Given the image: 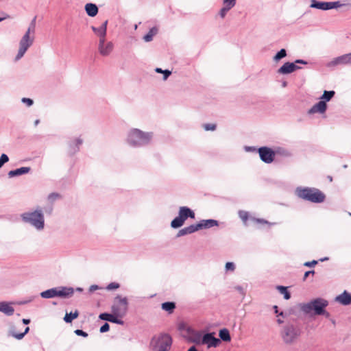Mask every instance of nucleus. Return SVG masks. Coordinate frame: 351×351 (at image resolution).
<instances>
[{
    "label": "nucleus",
    "instance_id": "obj_1",
    "mask_svg": "<svg viewBox=\"0 0 351 351\" xmlns=\"http://www.w3.org/2000/svg\"><path fill=\"white\" fill-rule=\"evenodd\" d=\"M328 306V301L322 298H317L306 303H300L298 305L300 311L306 315L313 314L320 315Z\"/></svg>",
    "mask_w": 351,
    "mask_h": 351
},
{
    "label": "nucleus",
    "instance_id": "obj_2",
    "mask_svg": "<svg viewBox=\"0 0 351 351\" xmlns=\"http://www.w3.org/2000/svg\"><path fill=\"white\" fill-rule=\"evenodd\" d=\"M152 137V132H144L139 129H132L128 133L127 141L132 147H142L148 145Z\"/></svg>",
    "mask_w": 351,
    "mask_h": 351
},
{
    "label": "nucleus",
    "instance_id": "obj_3",
    "mask_svg": "<svg viewBox=\"0 0 351 351\" xmlns=\"http://www.w3.org/2000/svg\"><path fill=\"white\" fill-rule=\"evenodd\" d=\"M295 192L300 198L313 203H322L326 199L325 194L316 188L298 187Z\"/></svg>",
    "mask_w": 351,
    "mask_h": 351
},
{
    "label": "nucleus",
    "instance_id": "obj_4",
    "mask_svg": "<svg viewBox=\"0 0 351 351\" xmlns=\"http://www.w3.org/2000/svg\"><path fill=\"white\" fill-rule=\"evenodd\" d=\"M302 332V328L299 325L287 323L282 327L280 336L285 344L291 345L297 341Z\"/></svg>",
    "mask_w": 351,
    "mask_h": 351
},
{
    "label": "nucleus",
    "instance_id": "obj_5",
    "mask_svg": "<svg viewBox=\"0 0 351 351\" xmlns=\"http://www.w3.org/2000/svg\"><path fill=\"white\" fill-rule=\"evenodd\" d=\"M21 217L24 223L30 224L38 230H43L45 227V217L41 208L23 213Z\"/></svg>",
    "mask_w": 351,
    "mask_h": 351
},
{
    "label": "nucleus",
    "instance_id": "obj_6",
    "mask_svg": "<svg viewBox=\"0 0 351 351\" xmlns=\"http://www.w3.org/2000/svg\"><path fill=\"white\" fill-rule=\"evenodd\" d=\"M36 19V17L35 16L32 20L27 30L26 31L25 34L23 35V36L20 40L19 49L18 51V53L15 58L16 60H19V59H21L24 56L28 48L33 44L34 36L31 38L30 34H34L35 32Z\"/></svg>",
    "mask_w": 351,
    "mask_h": 351
},
{
    "label": "nucleus",
    "instance_id": "obj_7",
    "mask_svg": "<svg viewBox=\"0 0 351 351\" xmlns=\"http://www.w3.org/2000/svg\"><path fill=\"white\" fill-rule=\"evenodd\" d=\"M74 289L68 287H57L44 291L40 293L43 298L49 299L55 297L61 298H69L73 296Z\"/></svg>",
    "mask_w": 351,
    "mask_h": 351
},
{
    "label": "nucleus",
    "instance_id": "obj_8",
    "mask_svg": "<svg viewBox=\"0 0 351 351\" xmlns=\"http://www.w3.org/2000/svg\"><path fill=\"white\" fill-rule=\"evenodd\" d=\"M171 344L172 339L169 335L166 333L153 337L150 341V347L154 350L158 349L160 351H168L171 348Z\"/></svg>",
    "mask_w": 351,
    "mask_h": 351
},
{
    "label": "nucleus",
    "instance_id": "obj_9",
    "mask_svg": "<svg viewBox=\"0 0 351 351\" xmlns=\"http://www.w3.org/2000/svg\"><path fill=\"white\" fill-rule=\"evenodd\" d=\"M128 300L126 297H122L117 295L113 300L111 306V312L115 315H118L120 318H123L128 313Z\"/></svg>",
    "mask_w": 351,
    "mask_h": 351
},
{
    "label": "nucleus",
    "instance_id": "obj_10",
    "mask_svg": "<svg viewBox=\"0 0 351 351\" xmlns=\"http://www.w3.org/2000/svg\"><path fill=\"white\" fill-rule=\"evenodd\" d=\"M345 65H351V53L335 58L326 64V66L328 68Z\"/></svg>",
    "mask_w": 351,
    "mask_h": 351
},
{
    "label": "nucleus",
    "instance_id": "obj_11",
    "mask_svg": "<svg viewBox=\"0 0 351 351\" xmlns=\"http://www.w3.org/2000/svg\"><path fill=\"white\" fill-rule=\"evenodd\" d=\"M261 160L265 163L269 164L274 160L275 152L268 147H261L258 149Z\"/></svg>",
    "mask_w": 351,
    "mask_h": 351
},
{
    "label": "nucleus",
    "instance_id": "obj_12",
    "mask_svg": "<svg viewBox=\"0 0 351 351\" xmlns=\"http://www.w3.org/2000/svg\"><path fill=\"white\" fill-rule=\"evenodd\" d=\"M202 344L206 345L208 348H217L221 344V340L215 337V332H207L202 336Z\"/></svg>",
    "mask_w": 351,
    "mask_h": 351
},
{
    "label": "nucleus",
    "instance_id": "obj_13",
    "mask_svg": "<svg viewBox=\"0 0 351 351\" xmlns=\"http://www.w3.org/2000/svg\"><path fill=\"white\" fill-rule=\"evenodd\" d=\"M113 43L108 42L105 43V39H99L98 50L99 53L103 56H108L113 50Z\"/></svg>",
    "mask_w": 351,
    "mask_h": 351
},
{
    "label": "nucleus",
    "instance_id": "obj_14",
    "mask_svg": "<svg viewBox=\"0 0 351 351\" xmlns=\"http://www.w3.org/2000/svg\"><path fill=\"white\" fill-rule=\"evenodd\" d=\"M99 318L101 320L108 321L114 324L123 325L124 322L120 318L118 315L114 313H103L99 315Z\"/></svg>",
    "mask_w": 351,
    "mask_h": 351
},
{
    "label": "nucleus",
    "instance_id": "obj_15",
    "mask_svg": "<svg viewBox=\"0 0 351 351\" xmlns=\"http://www.w3.org/2000/svg\"><path fill=\"white\" fill-rule=\"evenodd\" d=\"M300 69H301V67L296 65L295 63L287 62L278 69V73L282 75H287Z\"/></svg>",
    "mask_w": 351,
    "mask_h": 351
},
{
    "label": "nucleus",
    "instance_id": "obj_16",
    "mask_svg": "<svg viewBox=\"0 0 351 351\" xmlns=\"http://www.w3.org/2000/svg\"><path fill=\"white\" fill-rule=\"evenodd\" d=\"M219 222L217 220L210 219H202L199 223H195L197 231L202 229H208L214 226H217Z\"/></svg>",
    "mask_w": 351,
    "mask_h": 351
},
{
    "label": "nucleus",
    "instance_id": "obj_17",
    "mask_svg": "<svg viewBox=\"0 0 351 351\" xmlns=\"http://www.w3.org/2000/svg\"><path fill=\"white\" fill-rule=\"evenodd\" d=\"M335 301L343 306L350 305L351 304V293L345 290L335 298Z\"/></svg>",
    "mask_w": 351,
    "mask_h": 351
},
{
    "label": "nucleus",
    "instance_id": "obj_18",
    "mask_svg": "<svg viewBox=\"0 0 351 351\" xmlns=\"http://www.w3.org/2000/svg\"><path fill=\"white\" fill-rule=\"evenodd\" d=\"M327 109V104L325 101L320 100L315 105H313L308 110L309 114H314L316 112L324 113Z\"/></svg>",
    "mask_w": 351,
    "mask_h": 351
},
{
    "label": "nucleus",
    "instance_id": "obj_19",
    "mask_svg": "<svg viewBox=\"0 0 351 351\" xmlns=\"http://www.w3.org/2000/svg\"><path fill=\"white\" fill-rule=\"evenodd\" d=\"M178 214L184 221L188 218L195 219V213L191 208L186 206L180 207Z\"/></svg>",
    "mask_w": 351,
    "mask_h": 351
},
{
    "label": "nucleus",
    "instance_id": "obj_20",
    "mask_svg": "<svg viewBox=\"0 0 351 351\" xmlns=\"http://www.w3.org/2000/svg\"><path fill=\"white\" fill-rule=\"evenodd\" d=\"M108 21H106L99 27H95L92 26L91 29L98 36L99 39H106V31H107Z\"/></svg>",
    "mask_w": 351,
    "mask_h": 351
},
{
    "label": "nucleus",
    "instance_id": "obj_21",
    "mask_svg": "<svg viewBox=\"0 0 351 351\" xmlns=\"http://www.w3.org/2000/svg\"><path fill=\"white\" fill-rule=\"evenodd\" d=\"M310 7L312 8H316L322 10H330V2L318 1L317 0H311Z\"/></svg>",
    "mask_w": 351,
    "mask_h": 351
},
{
    "label": "nucleus",
    "instance_id": "obj_22",
    "mask_svg": "<svg viewBox=\"0 0 351 351\" xmlns=\"http://www.w3.org/2000/svg\"><path fill=\"white\" fill-rule=\"evenodd\" d=\"M31 171V168L29 167H23L14 170H11L8 172L9 178H13L23 174L28 173Z\"/></svg>",
    "mask_w": 351,
    "mask_h": 351
},
{
    "label": "nucleus",
    "instance_id": "obj_23",
    "mask_svg": "<svg viewBox=\"0 0 351 351\" xmlns=\"http://www.w3.org/2000/svg\"><path fill=\"white\" fill-rule=\"evenodd\" d=\"M0 312L3 313L5 315L8 316H11L14 314V309L10 305V304L6 302H0Z\"/></svg>",
    "mask_w": 351,
    "mask_h": 351
},
{
    "label": "nucleus",
    "instance_id": "obj_24",
    "mask_svg": "<svg viewBox=\"0 0 351 351\" xmlns=\"http://www.w3.org/2000/svg\"><path fill=\"white\" fill-rule=\"evenodd\" d=\"M82 139L78 138H76L75 142H71L69 143V153L71 155H73L80 150V146L82 144Z\"/></svg>",
    "mask_w": 351,
    "mask_h": 351
},
{
    "label": "nucleus",
    "instance_id": "obj_25",
    "mask_svg": "<svg viewBox=\"0 0 351 351\" xmlns=\"http://www.w3.org/2000/svg\"><path fill=\"white\" fill-rule=\"evenodd\" d=\"M85 11L89 16L94 17L98 13V8L96 4L88 3L85 5Z\"/></svg>",
    "mask_w": 351,
    "mask_h": 351
},
{
    "label": "nucleus",
    "instance_id": "obj_26",
    "mask_svg": "<svg viewBox=\"0 0 351 351\" xmlns=\"http://www.w3.org/2000/svg\"><path fill=\"white\" fill-rule=\"evenodd\" d=\"M195 224H191L187 227H185L181 230H180L177 234V237H180L189 234H192L196 232Z\"/></svg>",
    "mask_w": 351,
    "mask_h": 351
},
{
    "label": "nucleus",
    "instance_id": "obj_27",
    "mask_svg": "<svg viewBox=\"0 0 351 351\" xmlns=\"http://www.w3.org/2000/svg\"><path fill=\"white\" fill-rule=\"evenodd\" d=\"M29 330V328L28 326H27L23 332L16 333L14 331V327H11L8 331V335L13 337L16 339L21 340L24 337V336L27 333H28Z\"/></svg>",
    "mask_w": 351,
    "mask_h": 351
},
{
    "label": "nucleus",
    "instance_id": "obj_28",
    "mask_svg": "<svg viewBox=\"0 0 351 351\" xmlns=\"http://www.w3.org/2000/svg\"><path fill=\"white\" fill-rule=\"evenodd\" d=\"M219 339L224 342H230L231 341V336L229 330L227 328H222L219 331Z\"/></svg>",
    "mask_w": 351,
    "mask_h": 351
},
{
    "label": "nucleus",
    "instance_id": "obj_29",
    "mask_svg": "<svg viewBox=\"0 0 351 351\" xmlns=\"http://www.w3.org/2000/svg\"><path fill=\"white\" fill-rule=\"evenodd\" d=\"M158 33V29L156 27H153L149 29L147 34L143 36V39L145 42H150L153 40V37Z\"/></svg>",
    "mask_w": 351,
    "mask_h": 351
},
{
    "label": "nucleus",
    "instance_id": "obj_30",
    "mask_svg": "<svg viewBox=\"0 0 351 351\" xmlns=\"http://www.w3.org/2000/svg\"><path fill=\"white\" fill-rule=\"evenodd\" d=\"M176 308V303L173 302H165L162 304V309L168 312L169 313H173Z\"/></svg>",
    "mask_w": 351,
    "mask_h": 351
},
{
    "label": "nucleus",
    "instance_id": "obj_31",
    "mask_svg": "<svg viewBox=\"0 0 351 351\" xmlns=\"http://www.w3.org/2000/svg\"><path fill=\"white\" fill-rule=\"evenodd\" d=\"M335 95L334 90H324L323 95L321 96L320 99L325 101V103L329 101Z\"/></svg>",
    "mask_w": 351,
    "mask_h": 351
},
{
    "label": "nucleus",
    "instance_id": "obj_32",
    "mask_svg": "<svg viewBox=\"0 0 351 351\" xmlns=\"http://www.w3.org/2000/svg\"><path fill=\"white\" fill-rule=\"evenodd\" d=\"M184 223V221L182 219V217L178 215V217L174 218L171 222V226L173 228H178L181 227Z\"/></svg>",
    "mask_w": 351,
    "mask_h": 351
},
{
    "label": "nucleus",
    "instance_id": "obj_33",
    "mask_svg": "<svg viewBox=\"0 0 351 351\" xmlns=\"http://www.w3.org/2000/svg\"><path fill=\"white\" fill-rule=\"evenodd\" d=\"M276 289L279 291V292L284 295V298L285 300H289L291 298V293L287 290V287L278 285L276 287Z\"/></svg>",
    "mask_w": 351,
    "mask_h": 351
},
{
    "label": "nucleus",
    "instance_id": "obj_34",
    "mask_svg": "<svg viewBox=\"0 0 351 351\" xmlns=\"http://www.w3.org/2000/svg\"><path fill=\"white\" fill-rule=\"evenodd\" d=\"M79 315L78 311H75L74 313L71 312L66 313L64 317V321L66 323H71L74 319L77 318Z\"/></svg>",
    "mask_w": 351,
    "mask_h": 351
},
{
    "label": "nucleus",
    "instance_id": "obj_35",
    "mask_svg": "<svg viewBox=\"0 0 351 351\" xmlns=\"http://www.w3.org/2000/svg\"><path fill=\"white\" fill-rule=\"evenodd\" d=\"M287 56V51L285 49H281L274 57V60L276 62L285 58Z\"/></svg>",
    "mask_w": 351,
    "mask_h": 351
},
{
    "label": "nucleus",
    "instance_id": "obj_36",
    "mask_svg": "<svg viewBox=\"0 0 351 351\" xmlns=\"http://www.w3.org/2000/svg\"><path fill=\"white\" fill-rule=\"evenodd\" d=\"M202 336L199 332H195L191 341L196 344H202Z\"/></svg>",
    "mask_w": 351,
    "mask_h": 351
},
{
    "label": "nucleus",
    "instance_id": "obj_37",
    "mask_svg": "<svg viewBox=\"0 0 351 351\" xmlns=\"http://www.w3.org/2000/svg\"><path fill=\"white\" fill-rule=\"evenodd\" d=\"M232 8L230 7H228L227 5H224L223 7L221 8V10L219 12V15L221 19H224L226 16L228 11H230Z\"/></svg>",
    "mask_w": 351,
    "mask_h": 351
},
{
    "label": "nucleus",
    "instance_id": "obj_38",
    "mask_svg": "<svg viewBox=\"0 0 351 351\" xmlns=\"http://www.w3.org/2000/svg\"><path fill=\"white\" fill-rule=\"evenodd\" d=\"M9 161V158L5 154H2L0 156V168H1L3 165Z\"/></svg>",
    "mask_w": 351,
    "mask_h": 351
},
{
    "label": "nucleus",
    "instance_id": "obj_39",
    "mask_svg": "<svg viewBox=\"0 0 351 351\" xmlns=\"http://www.w3.org/2000/svg\"><path fill=\"white\" fill-rule=\"evenodd\" d=\"M237 0H223V4L232 8L236 5Z\"/></svg>",
    "mask_w": 351,
    "mask_h": 351
},
{
    "label": "nucleus",
    "instance_id": "obj_40",
    "mask_svg": "<svg viewBox=\"0 0 351 351\" xmlns=\"http://www.w3.org/2000/svg\"><path fill=\"white\" fill-rule=\"evenodd\" d=\"M239 215L240 218L244 221H246L249 217L248 213L247 211H244V210H240L239 212Z\"/></svg>",
    "mask_w": 351,
    "mask_h": 351
},
{
    "label": "nucleus",
    "instance_id": "obj_41",
    "mask_svg": "<svg viewBox=\"0 0 351 351\" xmlns=\"http://www.w3.org/2000/svg\"><path fill=\"white\" fill-rule=\"evenodd\" d=\"M119 287H120V285L119 283L113 282H110V284L108 285V286L106 287V289L107 290L117 289L119 288Z\"/></svg>",
    "mask_w": 351,
    "mask_h": 351
},
{
    "label": "nucleus",
    "instance_id": "obj_42",
    "mask_svg": "<svg viewBox=\"0 0 351 351\" xmlns=\"http://www.w3.org/2000/svg\"><path fill=\"white\" fill-rule=\"evenodd\" d=\"M226 270L228 271H234V269H235V265L234 263L232 262H227L226 263Z\"/></svg>",
    "mask_w": 351,
    "mask_h": 351
},
{
    "label": "nucleus",
    "instance_id": "obj_43",
    "mask_svg": "<svg viewBox=\"0 0 351 351\" xmlns=\"http://www.w3.org/2000/svg\"><path fill=\"white\" fill-rule=\"evenodd\" d=\"M217 125L213 123H206L204 125V128L206 131H213L216 129Z\"/></svg>",
    "mask_w": 351,
    "mask_h": 351
},
{
    "label": "nucleus",
    "instance_id": "obj_44",
    "mask_svg": "<svg viewBox=\"0 0 351 351\" xmlns=\"http://www.w3.org/2000/svg\"><path fill=\"white\" fill-rule=\"evenodd\" d=\"M330 10L335 9V8H340L345 5V4L341 3L340 1H339L330 2Z\"/></svg>",
    "mask_w": 351,
    "mask_h": 351
},
{
    "label": "nucleus",
    "instance_id": "obj_45",
    "mask_svg": "<svg viewBox=\"0 0 351 351\" xmlns=\"http://www.w3.org/2000/svg\"><path fill=\"white\" fill-rule=\"evenodd\" d=\"M110 330V325L106 322L104 323L101 327H100V329H99V332L101 333H104V332H108V330Z\"/></svg>",
    "mask_w": 351,
    "mask_h": 351
},
{
    "label": "nucleus",
    "instance_id": "obj_46",
    "mask_svg": "<svg viewBox=\"0 0 351 351\" xmlns=\"http://www.w3.org/2000/svg\"><path fill=\"white\" fill-rule=\"evenodd\" d=\"M273 308L274 310L275 314H276L277 316H281L282 317H287V313L283 312V311H281L280 313H278V306L274 305L273 306Z\"/></svg>",
    "mask_w": 351,
    "mask_h": 351
},
{
    "label": "nucleus",
    "instance_id": "obj_47",
    "mask_svg": "<svg viewBox=\"0 0 351 351\" xmlns=\"http://www.w3.org/2000/svg\"><path fill=\"white\" fill-rule=\"evenodd\" d=\"M21 101L23 104H27V106H31L34 104V101L30 98L23 97V98H22Z\"/></svg>",
    "mask_w": 351,
    "mask_h": 351
},
{
    "label": "nucleus",
    "instance_id": "obj_48",
    "mask_svg": "<svg viewBox=\"0 0 351 351\" xmlns=\"http://www.w3.org/2000/svg\"><path fill=\"white\" fill-rule=\"evenodd\" d=\"M60 197V195L58 193H51L49 195L48 199L51 201H54L57 198Z\"/></svg>",
    "mask_w": 351,
    "mask_h": 351
},
{
    "label": "nucleus",
    "instance_id": "obj_49",
    "mask_svg": "<svg viewBox=\"0 0 351 351\" xmlns=\"http://www.w3.org/2000/svg\"><path fill=\"white\" fill-rule=\"evenodd\" d=\"M75 333L78 336H82L83 337H88V333L82 330L77 329L75 330Z\"/></svg>",
    "mask_w": 351,
    "mask_h": 351
},
{
    "label": "nucleus",
    "instance_id": "obj_50",
    "mask_svg": "<svg viewBox=\"0 0 351 351\" xmlns=\"http://www.w3.org/2000/svg\"><path fill=\"white\" fill-rule=\"evenodd\" d=\"M317 263H318L317 261L313 260L312 261L305 262L304 263V266L308 267H311L316 265Z\"/></svg>",
    "mask_w": 351,
    "mask_h": 351
},
{
    "label": "nucleus",
    "instance_id": "obj_51",
    "mask_svg": "<svg viewBox=\"0 0 351 351\" xmlns=\"http://www.w3.org/2000/svg\"><path fill=\"white\" fill-rule=\"evenodd\" d=\"M162 73H163V80H166L171 75V71L168 69H165L163 71Z\"/></svg>",
    "mask_w": 351,
    "mask_h": 351
},
{
    "label": "nucleus",
    "instance_id": "obj_52",
    "mask_svg": "<svg viewBox=\"0 0 351 351\" xmlns=\"http://www.w3.org/2000/svg\"><path fill=\"white\" fill-rule=\"evenodd\" d=\"M315 274V271L314 270H310V271H307L304 273V277H303V280L305 281L307 278V277L308 276H310V274Z\"/></svg>",
    "mask_w": 351,
    "mask_h": 351
},
{
    "label": "nucleus",
    "instance_id": "obj_53",
    "mask_svg": "<svg viewBox=\"0 0 351 351\" xmlns=\"http://www.w3.org/2000/svg\"><path fill=\"white\" fill-rule=\"evenodd\" d=\"M99 289V287L97 285H93L89 287V292L93 293V291L98 290Z\"/></svg>",
    "mask_w": 351,
    "mask_h": 351
},
{
    "label": "nucleus",
    "instance_id": "obj_54",
    "mask_svg": "<svg viewBox=\"0 0 351 351\" xmlns=\"http://www.w3.org/2000/svg\"><path fill=\"white\" fill-rule=\"evenodd\" d=\"M236 290H237L241 295H245V291L243 288L241 286H237L235 287Z\"/></svg>",
    "mask_w": 351,
    "mask_h": 351
},
{
    "label": "nucleus",
    "instance_id": "obj_55",
    "mask_svg": "<svg viewBox=\"0 0 351 351\" xmlns=\"http://www.w3.org/2000/svg\"><path fill=\"white\" fill-rule=\"evenodd\" d=\"M293 63H295V64H307V62L304 60H301V59H298L296 60Z\"/></svg>",
    "mask_w": 351,
    "mask_h": 351
},
{
    "label": "nucleus",
    "instance_id": "obj_56",
    "mask_svg": "<svg viewBox=\"0 0 351 351\" xmlns=\"http://www.w3.org/2000/svg\"><path fill=\"white\" fill-rule=\"evenodd\" d=\"M257 222L262 223H269V222L263 219H256Z\"/></svg>",
    "mask_w": 351,
    "mask_h": 351
},
{
    "label": "nucleus",
    "instance_id": "obj_57",
    "mask_svg": "<svg viewBox=\"0 0 351 351\" xmlns=\"http://www.w3.org/2000/svg\"><path fill=\"white\" fill-rule=\"evenodd\" d=\"M321 315L325 316L326 318H328L330 316V314L326 311V308L324 309V313H322Z\"/></svg>",
    "mask_w": 351,
    "mask_h": 351
},
{
    "label": "nucleus",
    "instance_id": "obj_58",
    "mask_svg": "<svg viewBox=\"0 0 351 351\" xmlns=\"http://www.w3.org/2000/svg\"><path fill=\"white\" fill-rule=\"evenodd\" d=\"M22 322H23V323L24 324L27 325V324H29L30 323V319H23Z\"/></svg>",
    "mask_w": 351,
    "mask_h": 351
},
{
    "label": "nucleus",
    "instance_id": "obj_59",
    "mask_svg": "<svg viewBox=\"0 0 351 351\" xmlns=\"http://www.w3.org/2000/svg\"><path fill=\"white\" fill-rule=\"evenodd\" d=\"M256 149L254 147H245L247 151H255Z\"/></svg>",
    "mask_w": 351,
    "mask_h": 351
},
{
    "label": "nucleus",
    "instance_id": "obj_60",
    "mask_svg": "<svg viewBox=\"0 0 351 351\" xmlns=\"http://www.w3.org/2000/svg\"><path fill=\"white\" fill-rule=\"evenodd\" d=\"M187 351H198L195 346H193L189 348Z\"/></svg>",
    "mask_w": 351,
    "mask_h": 351
},
{
    "label": "nucleus",
    "instance_id": "obj_61",
    "mask_svg": "<svg viewBox=\"0 0 351 351\" xmlns=\"http://www.w3.org/2000/svg\"><path fill=\"white\" fill-rule=\"evenodd\" d=\"M163 71L161 68H156L155 69V71L158 73H162Z\"/></svg>",
    "mask_w": 351,
    "mask_h": 351
},
{
    "label": "nucleus",
    "instance_id": "obj_62",
    "mask_svg": "<svg viewBox=\"0 0 351 351\" xmlns=\"http://www.w3.org/2000/svg\"><path fill=\"white\" fill-rule=\"evenodd\" d=\"M8 18H10V16L8 14H6L5 16L3 17H0V22L3 21V20L8 19Z\"/></svg>",
    "mask_w": 351,
    "mask_h": 351
},
{
    "label": "nucleus",
    "instance_id": "obj_63",
    "mask_svg": "<svg viewBox=\"0 0 351 351\" xmlns=\"http://www.w3.org/2000/svg\"><path fill=\"white\" fill-rule=\"evenodd\" d=\"M277 322H278V324H282L284 322V321L282 319L278 318L277 319Z\"/></svg>",
    "mask_w": 351,
    "mask_h": 351
},
{
    "label": "nucleus",
    "instance_id": "obj_64",
    "mask_svg": "<svg viewBox=\"0 0 351 351\" xmlns=\"http://www.w3.org/2000/svg\"><path fill=\"white\" fill-rule=\"evenodd\" d=\"M40 123V120L39 119H36L35 121H34V125L35 126H37Z\"/></svg>",
    "mask_w": 351,
    "mask_h": 351
}]
</instances>
